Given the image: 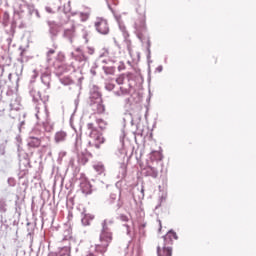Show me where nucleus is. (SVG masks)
Wrapping results in <instances>:
<instances>
[{"instance_id":"obj_18","label":"nucleus","mask_w":256,"mask_h":256,"mask_svg":"<svg viewBox=\"0 0 256 256\" xmlns=\"http://www.w3.org/2000/svg\"><path fill=\"white\" fill-rule=\"evenodd\" d=\"M122 220L123 221H127V217L126 216H122Z\"/></svg>"},{"instance_id":"obj_17","label":"nucleus","mask_w":256,"mask_h":256,"mask_svg":"<svg viewBox=\"0 0 256 256\" xmlns=\"http://www.w3.org/2000/svg\"><path fill=\"white\" fill-rule=\"evenodd\" d=\"M80 61H87V58L83 55Z\"/></svg>"},{"instance_id":"obj_15","label":"nucleus","mask_w":256,"mask_h":256,"mask_svg":"<svg viewBox=\"0 0 256 256\" xmlns=\"http://www.w3.org/2000/svg\"><path fill=\"white\" fill-rule=\"evenodd\" d=\"M152 171V177H157V170L154 168H150Z\"/></svg>"},{"instance_id":"obj_10","label":"nucleus","mask_w":256,"mask_h":256,"mask_svg":"<svg viewBox=\"0 0 256 256\" xmlns=\"http://www.w3.org/2000/svg\"><path fill=\"white\" fill-rule=\"evenodd\" d=\"M29 147L32 148H37V147H41V139L36 138V137H31L29 142H28Z\"/></svg>"},{"instance_id":"obj_3","label":"nucleus","mask_w":256,"mask_h":256,"mask_svg":"<svg viewBox=\"0 0 256 256\" xmlns=\"http://www.w3.org/2000/svg\"><path fill=\"white\" fill-rule=\"evenodd\" d=\"M94 27L100 35H109V22L105 18L98 17L94 22Z\"/></svg>"},{"instance_id":"obj_19","label":"nucleus","mask_w":256,"mask_h":256,"mask_svg":"<svg viewBox=\"0 0 256 256\" xmlns=\"http://www.w3.org/2000/svg\"><path fill=\"white\" fill-rule=\"evenodd\" d=\"M36 118L39 119V111L36 113Z\"/></svg>"},{"instance_id":"obj_5","label":"nucleus","mask_w":256,"mask_h":256,"mask_svg":"<svg viewBox=\"0 0 256 256\" xmlns=\"http://www.w3.org/2000/svg\"><path fill=\"white\" fill-rule=\"evenodd\" d=\"M157 255L158 256H173V248L169 247V245L164 244L163 249L161 246L157 247Z\"/></svg>"},{"instance_id":"obj_7","label":"nucleus","mask_w":256,"mask_h":256,"mask_svg":"<svg viewBox=\"0 0 256 256\" xmlns=\"http://www.w3.org/2000/svg\"><path fill=\"white\" fill-rule=\"evenodd\" d=\"M80 189L85 195L91 194V183L87 179H82Z\"/></svg>"},{"instance_id":"obj_11","label":"nucleus","mask_w":256,"mask_h":256,"mask_svg":"<svg viewBox=\"0 0 256 256\" xmlns=\"http://www.w3.org/2000/svg\"><path fill=\"white\" fill-rule=\"evenodd\" d=\"M96 123L101 131H105V129H107V122L105 120L98 118L96 119Z\"/></svg>"},{"instance_id":"obj_6","label":"nucleus","mask_w":256,"mask_h":256,"mask_svg":"<svg viewBox=\"0 0 256 256\" xmlns=\"http://www.w3.org/2000/svg\"><path fill=\"white\" fill-rule=\"evenodd\" d=\"M176 239H179V237L177 236V233H175L173 230H170L164 236V245H173V241H176Z\"/></svg>"},{"instance_id":"obj_2","label":"nucleus","mask_w":256,"mask_h":256,"mask_svg":"<svg viewBox=\"0 0 256 256\" xmlns=\"http://www.w3.org/2000/svg\"><path fill=\"white\" fill-rule=\"evenodd\" d=\"M86 134L89 137L88 145L89 147H95V149H101V145L105 143V137L103 133L99 132L93 123L87 124Z\"/></svg>"},{"instance_id":"obj_12","label":"nucleus","mask_w":256,"mask_h":256,"mask_svg":"<svg viewBox=\"0 0 256 256\" xmlns=\"http://www.w3.org/2000/svg\"><path fill=\"white\" fill-rule=\"evenodd\" d=\"M93 217L91 215H85L82 218V224L87 227L88 225H91V221H92Z\"/></svg>"},{"instance_id":"obj_14","label":"nucleus","mask_w":256,"mask_h":256,"mask_svg":"<svg viewBox=\"0 0 256 256\" xmlns=\"http://www.w3.org/2000/svg\"><path fill=\"white\" fill-rule=\"evenodd\" d=\"M125 81V76L120 75L117 79H116V83H118V85H123Z\"/></svg>"},{"instance_id":"obj_4","label":"nucleus","mask_w":256,"mask_h":256,"mask_svg":"<svg viewBox=\"0 0 256 256\" xmlns=\"http://www.w3.org/2000/svg\"><path fill=\"white\" fill-rule=\"evenodd\" d=\"M91 103L96 113H105V105H103V98H101V94H99L98 92L92 94Z\"/></svg>"},{"instance_id":"obj_9","label":"nucleus","mask_w":256,"mask_h":256,"mask_svg":"<svg viewBox=\"0 0 256 256\" xmlns=\"http://www.w3.org/2000/svg\"><path fill=\"white\" fill-rule=\"evenodd\" d=\"M63 37L70 40L73 39V37H75V25L71 24L69 28H66Z\"/></svg>"},{"instance_id":"obj_16","label":"nucleus","mask_w":256,"mask_h":256,"mask_svg":"<svg viewBox=\"0 0 256 256\" xmlns=\"http://www.w3.org/2000/svg\"><path fill=\"white\" fill-rule=\"evenodd\" d=\"M53 54H55V51H54L53 49H50V50L48 51V55H53Z\"/></svg>"},{"instance_id":"obj_13","label":"nucleus","mask_w":256,"mask_h":256,"mask_svg":"<svg viewBox=\"0 0 256 256\" xmlns=\"http://www.w3.org/2000/svg\"><path fill=\"white\" fill-rule=\"evenodd\" d=\"M94 169L95 171H97V173H103V171H105V166L101 164H97V165H94Z\"/></svg>"},{"instance_id":"obj_1","label":"nucleus","mask_w":256,"mask_h":256,"mask_svg":"<svg viewBox=\"0 0 256 256\" xmlns=\"http://www.w3.org/2000/svg\"><path fill=\"white\" fill-rule=\"evenodd\" d=\"M109 224H113V221H103L98 243L95 244V252L100 253V255H105L109 245L113 242V232L109 231Z\"/></svg>"},{"instance_id":"obj_8","label":"nucleus","mask_w":256,"mask_h":256,"mask_svg":"<svg viewBox=\"0 0 256 256\" xmlns=\"http://www.w3.org/2000/svg\"><path fill=\"white\" fill-rule=\"evenodd\" d=\"M54 141L55 143H63L67 141V132L63 130L56 132L54 135Z\"/></svg>"},{"instance_id":"obj_20","label":"nucleus","mask_w":256,"mask_h":256,"mask_svg":"<svg viewBox=\"0 0 256 256\" xmlns=\"http://www.w3.org/2000/svg\"><path fill=\"white\" fill-rule=\"evenodd\" d=\"M10 107H11V109H15V108H13V104H10Z\"/></svg>"}]
</instances>
